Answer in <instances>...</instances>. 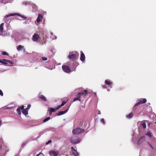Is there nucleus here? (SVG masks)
<instances>
[{
	"label": "nucleus",
	"instance_id": "f257e3e1",
	"mask_svg": "<svg viewBox=\"0 0 156 156\" xmlns=\"http://www.w3.org/2000/svg\"><path fill=\"white\" fill-rule=\"evenodd\" d=\"M85 130L83 129L78 127L73 129L72 133L73 134L76 135L82 133L84 132Z\"/></svg>",
	"mask_w": 156,
	"mask_h": 156
},
{
	"label": "nucleus",
	"instance_id": "f03ea898",
	"mask_svg": "<svg viewBox=\"0 0 156 156\" xmlns=\"http://www.w3.org/2000/svg\"><path fill=\"white\" fill-rule=\"evenodd\" d=\"M70 142L73 144H75L80 142V140L78 138L71 137L70 139Z\"/></svg>",
	"mask_w": 156,
	"mask_h": 156
},
{
	"label": "nucleus",
	"instance_id": "7ed1b4c3",
	"mask_svg": "<svg viewBox=\"0 0 156 156\" xmlns=\"http://www.w3.org/2000/svg\"><path fill=\"white\" fill-rule=\"evenodd\" d=\"M62 68L64 72L67 73H70L71 71L70 68L67 66H62Z\"/></svg>",
	"mask_w": 156,
	"mask_h": 156
},
{
	"label": "nucleus",
	"instance_id": "20e7f679",
	"mask_svg": "<svg viewBox=\"0 0 156 156\" xmlns=\"http://www.w3.org/2000/svg\"><path fill=\"white\" fill-rule=\"evenodd\" d=\"M40 38L39 35L37 34L34 33L32 36V40L34 41L37 42Z\"/></svg>",
	"mask_w": 156,
	"mask_h": 156
},
{
	"label": "nucleus",
	"instance_id": "39448f33",
	"mask_svg": "<svg viewBox=\"0 0 156 156\" xmlns=\"http://www.w3.org/2000/svg\"><path fill=\"white\" fill-rule=\"evenodd\" d=\"M58 154V151L56 150L55 151L51 150L49 152V154L51 156H57Z\"/></svg>",
	"mask_w": 156,
	"mask_h": 156
},
{
	"label": "nucleus",
	"instance_id": "423d86ee",
	"mask_svg": "<svg viewBox=\"0 0 156 156\" xmlns=\"http://www.w3.org/2000/svg\"><path fill=\"white\" fill-rule=\"evenodd\" d=\"M147 101V100L145 98H144L141 100L140 101L136 103L134 106V107H136L138 105L141 104H143L146 103Z\"/></svg>",
	"mask_w": 156,
	"mask_h": 156
},
{
	"label": "nucleus",
	"instance_id": "0eeeda50",
	"mask_svg": "<svg viewBox=\"0 0 156 156\" xmlns=\"http://www.w3.org/2000/svg\"><path fill=\"white\" fill-rule=\"evenodd\" d=\"M87 93V90H84L83 91L78 93L77 94V95L80 96V97H81V96H86Z\"/></svg>",
	"mask_w": 156,
	"mask_h": 156
},
{
	"label": "nucleus",
	"instance_id": "6e6552de",
	"mask_svg": "<svg viewBox=\"0 0 156 156\" xmlns=\"http://www.w3.org/2000/svg\"><path fill=\"white\" fill-rule=\"evenodd\" d=\"M145 137L144 136H141L138 141L137 142V144L139 145L141 144L143 141L145 140Z\"/></svg>",
	"mask_w": 156,
	"mask_h": 156
},
{
	"label": "nucleus",
	"instance_id": "1a4fd4ad",
	"mask_svg": "<svg viewBox=\"0 0 156 156\" xmlns=\"http://www.w3.org/2000/svg\"><path fill=\"white\" fill-rule=\"evenodd\" d=\"M68 58L70 59H76V55L75 54H72L70 53L69 56Z\"/></svg>",
	"mask_w": 156,
	"mask_h": 156
},
{
	"label": "nucleus",
	"instance_id": "9d476101",
	"mask_svg": "<svg viewBox=\"0 0 156 156\" xmlns=\"http://www.w3.org/2000/svg\"><path fill=\"white\" fill-rule=\"evenodd\" d=\"M24 108V106L23 105L17 108V109L16 111L18 112V114L20 115L21 114V110H23Z\"/></svg>",
	"mask_w": 156,
	"mask_h": 156
},
{
	"label": "nucleus",
	"instance_id": "9b49d317",
	"mask_svg": "<svg viewBox=\"0 0 156 156\" xmlns=\"http://www.w3.org/2000/svg\"><path fill=\"white\" fill-rule=\"evenodd\" d=\"M42 18L43 16L42 14H39L36 20L37 22L38 23L40 22L41 20H42Z\"/></svg>",
	"mask_w": 156,
	"mask_h": 156
},
{
	"label": "nucleus",
	"instance_id": "f8f14e48",
	"mask_svg": "<svg viewBox=\"0 0 156 156\" xmlns=\"http://www.w3.org/2000/svg\"><path fill=\"white\" fill-rule=\"evenodd\" d=\"M85 59V56L84 54L82 52H81L80 60L82 61H83Z\"/></svg>",
	"mask_w": 156,
	"mask_h": 156
},
{
	"label": "nucleus",
	"instance_id": "ddd939ff",
	"mask_svg": "<svg viewBox=\"0 0 156 156\" xmlns=\"http://www.w3.org/2000/svg\"><path fill=\"white\" fill-rule=\"evenodd\" d=\"M68 109H67L65 111H61L59 112L58 113V115H60L65 114L68 111Z\"/></svg>",
	"mask_w": 156,
	"mask_h": 156
},
{
	"label": "nucleus",
	"instance_id": "4468645a",
	"mask_svg": "<svg viewBox=\"0 0 156 156\" xmlns=\"http://www.w3.org/2000/svg\"><path fill=\"white\" fill-rule=\"evenodd\" d=\"M71 149L73 152V154L75 156H77L78 154L77 152V151L73 147H72L71 148Z\"/></svg>",
	"mask_w": 156,
	"mask_h": 156
},
{
	"label": "nucleus",
	"instance_id": "2eb2a0df",
	"mask_svg": "<svg viewBox=\"0 0 156 156\" xmlns=\"http://www.w3.org/2000/svg\"><path fill=\"white\" fill-rule=\"evenodd\" d=\"M16 15L20 16V14H17V13H12V14H10L9 15H6L5 16V17L7 18L10 16H16Z\"/></svg>",
	"mask_w": 156,
	"mask_h": 156
},
{
	"label": "nucleus",
	"instance_id": "dca6fc26",
	"mask_svg": "<svg viewBox=\"0 0 156 156\" xmlns=\"http://www.w3.org/2000/svg\"><path fill=\"white\" fill-rule=\"evenodd\" d=\"M39 98L40 99H41L42 101H43L44 102H45L47 101V99L44 95H41L39 97Z\"/></svg>",
	"mask_w": 156,
	"mask_h": 156
},
{
	"label": "nucleus",
	"instance_id": "f3484780",
	"mask_svg": "<svg viewBox=\"0 0 156 156\" xmlns=\"http://www.w3.org/2000/svg\"><path fill=\"white\" fill-rule=\"evenodd\" d=\"M67 101L68 100H67L66 101H62V102L61 104L58 107L57 109H60V108H61V107L62 106H64L66 104V103L67 102Z\"/></svg>",
	"mask_w": 156,
	"mask_h": 156
},
{
	"label": "nucleus",
	"instance_id": "a211bd4d",
	"mask_svg": "<svg viewBox=\"0 0 156 156\" xmlns=\"http://www.w3.org/2000/svg\"><path fill=\"white\" fill-rule=\"evenodd\" d=\"M22 112L25 115H27L28 114V111L26 109L23 108L22 110Z\"/></svg>",
	"mask_w": 156,
	"mask_h": 156
},
{
	"label": "nucleus",
	"instance_id": "6ab92c4d",
	"mask_svg": "<svg viewBox=\"0 0 156 156\" xmlns=\"http://www.w3.org/2000/svg\"><path fill=\"white\" fill-rule=\"evenodd\" d=\"M50 108V111H51V113L54 112H55L56 111L59 109H57L58 107L55 108Z\"/></svg>",
	"mask_w": 156,
	"mask_h": 156
},
{
	"label": "nucleus",
	"instance_id": "aec40b11",
	"mask_svg": "<svg viewBox=\"0 0 156 156\" xmlns=\"http://www.w3.org/2000/svg\"><path fill=\"white\" fill-rule=\"evenodd\" d=\"M77 96L78 97L74 98V99H73V102L77 100H78L79 101H81V98H80L81 97H80V96L79 95H77Z\"/></svg>",
	"mask_w": 156,
	"mask_h": 156
},
{
	"label": "nucleus",
	"instance_id": "412c9836",
	"mask_svg": "<svg viewBox=\"0 0 156 156\" xmlns=\"http://www.w3.org/2000/svg\"><path fill=\"white\" fill-rule=\"evenodd\" d=\"M133 113L132 112L130 113L126 116V117L128 118H131L133 116Z\"/></svg>",
	"mask_w": 156,
	"mask_h": 156
},
{
	"label": "nucleus",
	"instance_id": "4be33fe9",
	"mask_svg": "<svg viewBox=\"0 0 156 156\" xmlns=\"http://www.w3.org/2000/svg\"><path fill=\"white\" fill-rule=\"evenodd\" d=\"M4 25V23H2L0 25V30L1 32H3V30L4 29V28H3Z\"/></svg>",
	"mask_w": 156,
	"mask_h": 156
},
{
	"label": "nucleus",
	"instance_id": "5701e85b",
	"mask_svg": "<svg viewBox=\"0 0 156 156\" xmlns=\"http://www.w3.org/2000/svg\"><path fill=\"white\" fill-rule=\"evenodd\" d=\"M23 46H22L21 45H20L18 46V47L17 48V49L18 51H20L23 48Z\"/></svg>",
	"mask_w": 156,
	"mask_h": 156
},
{
	"label": "nucleus",
	"instance_id": "b1692460",
	"mask_svg": "<svg viewBox=\"0 0 156 156\" xmlns=\"http://www.w3.org/2000/svg\"><path fill=\"white\" fill-rule=\"evenodd\" d=\"M0 62V63H2L5 65H7L8 64L7 63V62H5V61L4 60H3V59H2V60H1V61Z\"/></svg>",
	"mask_w": 156,
	"mask_h": 156
},
{
	"label": "nucleus",
	"instance_id": "393cba45",
	"mask_svg": "<svg viewBox=\"0 0 156 156\" xmlns=\"http://www.w3.org/2000/svg\"><path fill=\"white\" fill-rule=\"evenodd\" d=\"M105 83L108 85H110L111 84V83L110 81L109 80H106L105 81Z\"/></svg>",
	"mask_w": 156,
	"mask_h": 156
},
{
	"label": "nucleus",
	"instance_id": "a878e982",
	"mask_svg": "<svg viewBox=\"0 0 156 156\" xmlns=\"http://www.w3.org/2000/svg\"><path fill=\"white\" fill-rule=\"evenodd\" d=\"M3 60H4L5 62H7L9 63H10L11 64H12L13 63V62L11 61L5 59H3Z\"/></svg>",
	"mask_w": 156,
	"mask_h": 156
},
{
	"label": "nucleus",
	"instance_id": "bb28decb",
	"mask_svg": "<svg viewBox=\"0 0 156 156\" xmlns=\"http://www.w3.org/2000/svg\"><path fill=\"white\" fill-rule=\"evenodd\" d=\"M50 119V117H47L45 118L43 120V122H44L47 121H48Z\"/></svg>",
	"mask_w": 156,
	"mask_h": 156
},
{
	"label": "nucleus",
	"instance_id": "cd10ccee",
	"mask_svg": "<svg viewBox=\"0 0 156 156\" xmlns=\"http://www.w3.org/2000/svg\"><path fill=\"white\" fill-rule=\"evenodd\" d=\"M141 125L142 126V127L144 129L146 128V124L145 122H143L141 123Z\"/></svg>",
	"mask_w": 156,
	"mask_h": 156
},
{
	"label": "nucleus",
	"instance_id": "c85d7f7f",
	"mask_svg": "<svg viewBox=\"0 0 156 156\" xmlns=\"http://www.w3.org/2000/svg\"><path fill=\"white\" fill-rule=\"evenodd\" d=\"M1 54L3 55H8V54L6 52L4 51H2Z\"/></svg>",
	"mask_w": 156,
	"mask_h": 156
},
{
	"label": "nucleus",
	"instance_id": "c756f323",
	"mask_svg": "<svg viewBox=\"0 0 156 156\" xmlns=\"http://www.w3.org/2000/svg\"><path fill=\"white\" fill-rule=\"evenodd\" d=\"M146 135H147L148 136H149L150 137H152V135L150 132H148L147 133Z\"/></svg>",
	"mask_w": 156,
	"mask_h": 156
},
{
	"label": "nucleus",
	"instance_id": "7c9ffc66",
	"mask_svg": "<svg viewBox=\"0 0 156 156\" xmlns=\"http://www.w3.org/2000/svg\"><path fill=\"white\" fill-rule=\"evenodd\" d=\"M101 122H102L103 124H105V120L103 118H102L101 119Z\"/></svg>",
	"mask_w": 156,
	"mask_h": 156
},
{
	"label": "nucleus",
	"instance_id": "2f4dec72",
	"mask_svg": "<svg viewBox=\"0 0 156 156\" xmlns=\"http://www.w3.org/2000/svg\"><path fill=\"white\" fill-rule=\"evenodd\" d=\"M30 107H31V105H28L27 107L25 109L28 111L29 110V109L30 108Z\"/></svg>",
	"mask_w": 156,
	"mask_h": 156
},
{
	"label": "nucleus",
	"instance_id": "473e14b6",
	"mask_svg": "<svg viewBox=\"0 0 156 156\" xmlns=\"http://www.w3.org/2000/svg\"><path fill=\"white\" fill-rule=\"evenodd\" d=\"M3 95V94L2 90L0 89V95L2 96Z\"/></svg>",
	"mask_w": 156,
	"mask_h": 156
},
{
	"label": "nucleus",
	"instance_id": "72a5a7b5",
	"mask_svg": "<svg viewBox=\"0 0 156 156\" xmlns=\"http://www.w3.org/2000/svg\"><path fill=\"white\" fill-rule=\"evenodd\" d=\"M42 59L43 61H46L47 60V58L46 57H42Z\"/></svg>",
	"mask_w": 156,
	"mask_h": 156
},
{
	"label": "nucleus",
	"instance_id": "f704fd0d",
	"mask_svg": "<svg viewBox=\"0 0 156 156\" xmlns=\"http://www.w3.org/2000/svg\"><path fill=\"white\" fill-rule=\"evenodd\" d=\"M148 144L150 146V147L152 148V149L153 150H154V148L149 143H148Z\"/></svg>",
	"mask_w": 156,
	"mask_h": 156
},
{
	"label": "nucleus",
	"instance_id": "c9c22d12",
	"mask_svg": "<svg viewBox=\"0 0 156 156\" xmlns=\"http://www.w3.org/2000/svg\"><path fill=\"white\" fill-rule=\"evenodd\" d=\"M47 38V37L46 35H45V37H43L42 39L44 41L45 40V39L46 38Z\"/></svg>",
	"mask_w": 156,
	"mask_h": 156
},
{
	"label": "nucleus",
	"instance_id": "e433bc0d",
	"mask_svg": "<svg viewBox=\"0 0 156 156\" xmlns=\"http://www.w3.org/2000/svg\"><path fill=\"white\" fill-rule=\"evenodd\" d=\"M51 140H49L48 141V142L46 143V144H49V143H51Z\"/></svg>",
	"mask_w": 156,
	"mask_h": 156
},
{
	"label": "nucleus",
	"instance_id": "4c0bfd02",
	"mask_svg": "<svg viewBox=\"0 0 156 156\" xmlns=\"http://www.w3.org/2000/svg\"><path fill=\"white\" fill-rule=\"evenodd\" d=\"M53 39H56L57 38V37L56 36H54L53 37H52Z\"/></svg>",
	"mask_w": 156,
	"mask_h": 156
},
{
	"label": "nucleus",
	"instance_id": "58836bf2",
	"mask_svg": "<svg viewBox=\"0 0 156 156\" xmlns=\"http://www.w3.org/2000/svg\"><path fill=\"white\" fill-rule=\"evenodd\" d=\"M23 4H24L25 5H27V2H25V3H23Z\"/></svg>",
	"mask_w": 156,
	"mask_h": 156
},
{
	"label": "nucleus",
	"instance_id": "ea45409f",
	"mask_svg": "<svg viewBox=\"0 0 156 156\" xmlns=\"http://www.w3.org/2000/svg\"><path fill=\"white\" fill-rule=\"evenodd\" d=\"M106 86L103 87V88L104 89L106 88Z\"/></svg>",
	"mask_w": 156,
	"mask_h": 156
},
{
	"label": "nucleus",
	"instance_id": "a19ab883",
	"mask_svg": "<svg viewBox=\"0 0 156 156\" xmlns=\"http://www.w3.org/2000/svg\"><path fill=\"white\" fill-rule=\"evenodd\" d=\"M52 114V113H51V111H50L49 115H51Z\"/></svg>",
	"mask_w": 156,
	"mask_h": 156
},
{
	"label": "nucleus",
	"instance_id": "79ce46f5",
	"mask_svg": "<svg viewBox=\"0 0 156 156\" xmlns=\"http://www.w3.org/2000/svg\"><path fill=\"white\" fill-rule=\"evenodd\" d=\"M39 155H40V154H37V155H36V156H39Z\"/></svg>",
	"mask_w": 156,
	"mask_h": 156
},
{
	"label": "nucleus",
	"instance_id": "37998d69",
	"mask_svg": "<svg viewBox=\"0 0 156 156\" xmlns=\"http://www.w3.org/2000/svg\"><path fill=\"white\" fill-rule=\"evenodd\" d=\"M53 33H51V35H53Z\"/></svg>",
	"mask_w": 156,
	"mask_h": 156
},
{
	"label": "nucleus",
	"instance_id": "c03bdc74",
	"mask_svg": "<svg viewBox=\"0 0 156 156\" xmlns=\"http://www.w3.org/2000/svg\"><path fill=\"white\" fill-rule=\"evenodd\" d=\"M42 36H43V35H44V34H42Z\"/></svg>",
	"mask_w": 156,
	"mask_h": 156
},
{
	"label": "nucleus",
	"instance_id": "a18cd8bd",
	"mask_svg": "<svg viewBox=\"0 0 156 156\" xmlns=\"http://www.w3.org/2000/svg\"><path fill=\"white\" fill-rule=\"evenodd\" d=\"M155 123H156V122H155Z\"/></svg>",
	"mask_w": 156,
	"mask_h": 156
},
{
	"label": "nucleus",
	"instance_id": "49530a36",
	"mask_svg": "<svg viewBox=\"0 0 156 156\" xmlns=\"http://www.w3.org/2000/svg\"><path fill=\"white\" fill-rule=\"evenodd\" d=\"M16 156H17V155H16Z\"/></svg>",
	"mask_w": 156,
	"mask_h": 156
}]
</instances>
